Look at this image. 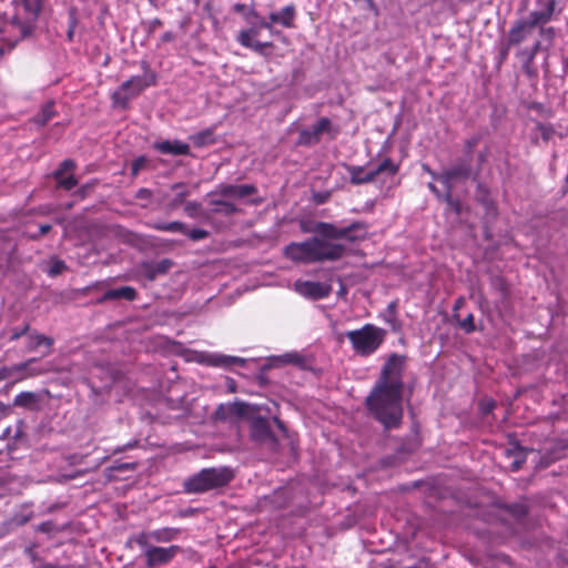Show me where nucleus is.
Wrapping results in <instances>:
<instances>
[{
	"label": "nucleus",
	"mask_w": 568,
	"mask_h": 568,
	"mask_svg": "<svg viewBox=\"0 0 568 568\" xmlns=\"http://www.w3.org/2000/svg\"><path fill=\"white\" fill-rule=\"evenodd\" d=\"M302 231L318 236L304 242H291L284 247L285 257L302 264L336 262L346 255L347 248L334 241L361 242L367 236L368 224L364 221H354L347 226L337 227L333 223L316 222L312 227L302 225Z\"/></svg>",
	"instance_id": "obj_1"
},
{
	"label": "nucleus",
	"mask_w": 568,
	"mask_h": 568,
	"mask_svg": "<svg viewBox=\"0 0 568 568\" xmlns=\"http://www.w3.org/2000/svg\"><path fill=\"white\" fill-rule=\"evenodd\" d=\"M405 363V355H389L365 399L369 415L387 430L399 428L403 422Z\"/></svg>",
	"instance_id": "obj_2"
},
{
	"label": "nucleus",
	"mask_w": 568,
	"mask_h": 568,
	"mask_svg": "<svg viewBox=\"0 0 568 568\" xmlns=\"http://www.w3.org/2000/svg\"><path fill=\"white\" fill-rule=\"evenodd\" d=\"M142 69L143 75L131 77L111 94L113 108L128 110L132 99L139 97L146 88L156 84V74L145 61L142 62Z\"/></svg>",
	"instance_id": "obj_3"
},
{
	"label": "nucleus",
	"mask_w": 568,
	"mask_h": 568,
	"mask_svg": "<svg viewBox=\"0 0 568 568\" xmlns=\"http://www.w3.org/2000/svg\"><path fill=\"white\" fill-rule=\"evenodd\" d=\"M234 478L230 467L203 468L184 481V490L189 494H202L229 485Z\"/></svg>",
	"instance_id": "obj_4"
},
{
	"label": "nucleus",
	"mask_w": 568,
	"mask_h": 568,
	"mask_svg": "<svg viewBox=\"0 0 568 568\" xmlns=\"http://www.w3.org/2000/svg\"><path fill=\"white\" fill-rule=\"evenodd\" d=\"M345 336L351 342L356 354L368 356L375 353L383 344L385 331L373 324H365L359 329L346 332Z\"/></svg>",
	"instance_id": "obj_5"
},
{
	"label": "nucleus",
	"mask_w": 568,
	"mask_h": 568,
	"mask_svg": "<svg viewBox=\"0 0 568 568\" xmlns=\"http://www.w3.org/2000/svg\"><path fill=\"white\" fill-rule=\"evenodd\" d=\"M560 13L561 9L558 8L557 0H536L535 14L541 16L544 18V22L537 24L536 29L538 30V34L550 45L557 38V30L555 27L547 24Z\"/></svg>",
	"instance_id": "obj_6"
},
{
	"label": "nucleus",
	"mask_w": 568,
	"mask_h": 568,
	"mask_svg": "<svg viewBox=\"0 0 568 568\" xmlns=\"http://www.w3.org/2000/svg\"><path fill=\"white\" fill-rule=\"evenodd\" d=\"M544 22L541 16L535 14V9L529 12L527 18L517 19L514 21L507 32V40L509 45L520 47L528 38H530L536 30V26Z\"/></svg>",
	"instance_id": "obj_7"
},
{
	"label": "nucleus",
	"mask_w": 568,
	"mask_h": 568,
	"mask_svg": "<svg viewBox=\"0 0 568 568\" xmlns=\"http://www.w3.org/2000/svg\"><path fill=\"white\" fill-rule=\"evenodd\" d=\"M297 9L294 3L283 7L280 11L271 12L267 19H261L260 28H265L272 34L277 33L274 30L275 24H280L286 29L296 28Z\"/></svg>",
	"instance_id": "obj_8"
},
{
	"label": "nucleus",
	"mask_w": 568,
	"mask_h": 568,
	"mask_svg": "<svg viewBox=\"0 0 568 568\" xmlns=\"http://www.w3.org/2000/svg\"><path fill=\"white\" fill-rule=\"evenodd\" d=\"M43 0H20L19 6L24 11L23 22L18 17L13 18L12 23L17 24L21 32V38L27 37L32 32L33 23L38 19L42 10Z\"/></svg>",
	"instance_id": "obj_9"
},
{
	"label": "nucleus",
	"mask_w": 568,
	"mask_h": 568,
	"mask_svg": "<svg viewBox=\"0 0 568 568\" xmlns=\"http://www.w3.org/2000/svg\"><path fill=\"white\" fill-rule=\"evenodd\" d=\"M470 175V159L460 160L449 169L443 171L440 176H438V181L445 186L446 191L452 192L455 182L468 180Z\"/></svg>",
	"instance_id": "obj_10"
},
{
	"label": "nucleus",
	"mask_w": 568,
	"mask_h": 568,
	"mask_svg": "<svg viewBox=\"0 0 568 568\" xmlns=\"http://www.w3.org/2000/svg\"><path fill=\"white\" fill-rule=\"evenodd\" d=\"M180 552H182V548L179 545H171L169 547H149L144 551L145 565L149 568L168 565Z\"/></svg>",
	"instance_id": "obj_11"
},
{
	"label": "nucleus",
	"mask_w": 568,
	"mask_h": 568,
	"mask_svg": "<svg viewBox=\"0 0 568 568\" xmlns=\"http://www.w3.org/2000/svg\"><path fill=\"white\" fill-rule=\"evenodd\" d=\"M250 434L254 442L258 444H267L271 447H276L278 440L273 434L270 423L265 417H254L250 425Z\"/></svg>",
	"instance_id": "obj_12"
},
{
	"label": "nucleus",
	"mask_w": 568,
	"mask_h": 568,
	"mask_svg": "<svg viewBox=\"0 0 568 568\" xmlns=\"http://www.w3.org/2000/svg\"><path fill=\"white\" fill-rule=\"evenodd\" d=\"M75 166V162L71 159H65L60 163L59 168L52 174L53 179L57 181L58 187L70 191L78 185V180L73 174L64 176L65 172L73 171Z\"/></svg>",
	"instance_id": "obj_13"
},
{
	"label": "nucleus",
	"mask_w": 568,
	"mask_h": 568,
	"mask_svg": "<svg viewBox=\"0 0 568 568\" xmlns=\"http://www.w3.org/2000/svg\"><path fill=\"white\" fill-rule=\"evenodd\" d=\"M173 265L174 262L170 258H162L158 262H142L140 272L149 281H154L158 276L168 274Z\"/></svg>",
	"instance_id": "obj_14"
},
{
	"label": "nucleus",
	"mask_w": 568,
	"mask_h": 568,
	"mask_svg": "<svg viewBox=\"0 0 568 568\" xmlns=\"http://www.w3.org/2000/svg\"><path fill=\"white\" fill-rule=\"evenodd\" d=\"M296 290L301 295L313 300H321L329 294L328 287L320 282H297Z\"/></svg>",
	"instance_id": "obj_15"
},
{
	"label": "nucleus",
	"mask_w": 568,
	"mask_h": 568,
	"mask_svg": "<svg viewBox=\"0 0 568 568\" xmlns=\"http://www.w3.org/2000/svg\"><path fill=\"white\" fill-rule=\"evenodd\" d=\"M257 192V189L252 184H241V185H233V184H221L219 185L215 193L224 196V197H235V199H243L250 195H253Z\"/></svg>",
	"instance_id": "obj_16"
},
{
	"label": "nucleus",
	"mask_w": 568,
	"mask_h": 568,
	"mask_svg": "<svg viewBox=\"0 0 568 568\" xmlns=\"http://www.w3.org/2000/svg\"><path fill=\"white\" fill-rule=\"evenodd\" d=\"M54 339L52 337L40 334L37 331H30L27 336L26 349L28 352H34L43 346L47 348L43 356H47L51 354Z\"/></svg>",
	"instance_id": "obj_17"
},
{
	"label": "nucleus",
	"mask_w": 568,
	"mask_h": 568,
	"mask_svg": "<svg viewBox=\"0 0 568 568\" xmlns=\"http://www.w3.org/2000/svg\"><path fill=\"white\" fill-rule=\"evenodd\" d=\"M153 148L162 154H172V155H190V146L189 144L180 141V140H164L161 142H155Z\"/></svg>",
	"instance_id": "obj_18"
},
{
	"label": "nucleus",
	"mask_w": 568,
	"mask_h": 568,
	"mask_svg": "<svg viewBox=\"0 0 568 568\" xmlns=\"http://www.w3.org/2000/svg\"><path fill=\"white\" fill-rule=\"evenodd\" d=\"M37 362V358H29L28 361L19 364H14L17 377L16 382L23 381L26 378L36 377L47 373V369L41 367H36L33 364Z\"/></svg>",
	"instance_id": "obj_19"
},
{
	"label": "nucleus",
	"mask_w": 568,
	"mask_h": 568,
	"mask_svg": "<svg viewBox=\"0 0 568 568\" xmlns=\"http://www.w3.org/2000/svg\"><path fill=\"white\" fill-rule=\"evenodd\" d=\"M138 297V292L132 286H122L119 288H113L106 291L101 297L98 298V304H103L106 301L112 300H126V301H134Z\"/></svg>",
	"instance_id": "obj_20"
},
{
	"label": "nucleus",
	"mask_w": 568,
	"mask_h": 568,
	"mask_svg": "<svg viewBox=\"0 0 568 568\" xmlns=\"http://www.w3.org/2000/svg\"><path fill=\"white\" fill-rule=\"evenodd\" d=\"M400 169V163L395 162L393 159L384 158L374 169L371 170L373 174V181L379 175L395 176Z\"/></svg>",
	"instance_id": "obj_21"
},
{
	"label": "nucleus",
	"mask_w": 568,
	"mask_h": 568,
	"mask_svg": "<svg viewBox=\"0 0 568 568\" xmlns=\"http://www.w3.org/2000/svg\"><path fill=\"white\" fill-rule=\"evenodd\" d=\"M346 170L349 174V182L353 185H361L373 182V174L371 170L365 171L364 166L346 165Z\"/></svg>",
	"instance_id": "obj_22"
},
{
	"label": "nucleus",
	"mask_w": 568,
	"mask_h": 568,
	"mask_svg": "<svg viewBox=\"0 0 568 568\" xmlns=\"http://www.w3.org/2000/svg\"><path fill=\"white\" fill-rule=\"evenodd\" d=\"M181 532L180 528L163 527L151 530L150 536L154 542L166 544L175 540Z\"/></svg>",
	"instance_id": "obj_23"
},
{
	"label": "nucleus",
	"mask_w": 568,
	"mask_h": 568,
	"mask_svg": "<svg viewBox=\"0 0 568 568\" xmlns=\"http://www.w3.org/2000/svg\"><path fill=\"white\" fill-rule=\"evenodd\" d=\"M190 141L195 148H203L216 143L215 128L204 129L195 134L190 135Z\"/></svg>",
	"instance_id": "obj_24"
},
{
	"label": "nucleus",
	"mask_w": 568,
	"mask_h": 568,
	"mask_svg": "<svg viewBox=\"0 0 568 568\" xmlns=\"http://www.w3.org/2000/svg\"><path fill=\"white\" fill-rule=\"evenodd\" d=\"M171 189L176 193L174 197L168 203V209L173 211L184 203L185 199L190 195V190L183 182L174 183Z\"/></svg>",
	"instance_id": "obj_25"
},
{
	"label": "nucleus",
	"mask_w": 568,
	"mask_h": 568,
	"mask_svg": "<svg viewBox=\"0 0 568 568\" xmlns=\"http://www.w3.org/2000/svg\"><path fill=\"white\" fill-rule=\"evenodd\" d=\"M515 55L521 62L523 72L530 79L537 78L538 69L535 65L536 58L525 53L521 50H517Z\"/></svg>",
	"instance_id": "obj_26"
},
{
	"label": "nucleus",
	"mask_w": 568,
	"mask_h": 568,
	"mask_svg": "<svg viewBox=\"0 0 568 568\" xmlns=\"http://www.w3.org/2000/svg\"><path fill=\"white\" fill-rule=\"evenodd\" d=\"M39 403V395L33 392H21L13 399V406L23 408H34Z\"/></svg>",
	"instance_id": "obj_27"
},
{
	"label": "nucleus",
	"mask_w": 568,
	"mask_h": 568,
	"mask_svg": "<svg viewBox=\"0 0 568 568\" xmlns=\"http://www.w3.org/2000/svg\"><path fill=\"white\" fill-rule=\"evenodd\" d=\"M478 202L485 207L486 215L496 217L498 214L497 206L494 200L490 197L489 192L481 186L478 187Z\"/></svg>",
	"instance_id": "obj_28"
},
{
	"label": "nucleus",
	"mask_w": 568,
	"mask_h": 568,
	"mask_svg": "<svg viewBox=\"0 0 568 568\" xmlns=\"http://www.w3.org/2000/svg\"><path fill=\"white\" fill-rule=\"evenodd\" d=\"M54 102L48 101L43 104L40 113L34 115L33 122L38 125H45L49 121H51L55 116Z\"/></svg>",
	"instance_id": "obj_29"
},
{
	"label": "nucleus",
	"mask_w": 568,
	"mask_h": 568,
	"mask_svg": "<svg viewBox=\"0 0 568 568\" xmlns=\"http://www.w3.org/2000/svg\"><path fill=\"white\" fill-rule=\"evenodd\" d=\"M262 28H260V22L257 24H251L250 28L243 29L236 36V41L242 45H251L253 42V38L260 34Z\"/></svg>",
	"instance_id": "obj_30"
},
{
	"label": "nucleus",
	"mask_w": 568,
	"mask_h": 568,
	"mask_svg": "<svg viewBox=\"0 0 568 568\" xmlns=\"http://www.w3.org/2000/svg\"><path fill=\"white\" fill-rule=\"evenodd\" d=\"M210 203L214 206L212 210L213 214H224L229 216L237 212V207L233 203L224 200H212Z\"/></svg>",
	"instance_id": "obj_31"
},
{
	"label": "nucleus",
	"mask_w": 568,
	"mask_h": 568,
	"mask_svg": "<svg viewBox=\"0 0 568 568\" xmlns=\"http://www.w3.org/2000/svg\"><path fill=\"white\" fill-rule=\"evenodd\" d=\"M184 212L189 217L192 219L203 217L205 220H209L211 217V213L204 212L202 210L201 203L195 201L186 202L184 205Z\"/></svg>",
	"instance_id": "obj_32"
},
{
	"label": "nucleus",
	"mask_w": 568,
	"mask_h": 568,
	"mask_svg": "<svg viewBox=\"0 0 568 568\" xmlns=\"http://www.w3.org/2000/svg\"><path fill=\"white\" fill-rule=\"evenodd\" d=\"M320 138H317L316 132H313V129H303L298 133V138L296 141L297 145L303 146H312L320 142Z\"/></svg>",
	"instance_id": "obj_33"
},
{
	"label": "nucleus",
	"mask_w": 568,
	"mask_h": 568,
	"mask_svg": "<svg viewBox=\"0 0 568 568\" xmlns=\"http://www.w3.org/2000/svg\"><path fill=\"white\" fill-rule=\"evenodd\" d=\"M152 227L156 231L161 232H179L184 233L185 232V224L180 221H173V222H158L152 225Z\"/></svg>",
	"instance_id": "obj_34"
},
{
	"label": "nucleus",
	"mask_w": 568,
	"mask_h": 568,
	"mask_svg": "<svg viewBox=\"0 0 568 568\" xmlns=\"http://www.w3.org/2000/svg\"><path fill=\"white\" fill-rule=\"evenodd\" d=\"M236 363H240V364H243L244 361L240 357H235V356H214L211 361H210V364L214 365V366H223V367H229L233 364H236Z\"/></svg>",
	"instance_id": "obj_35"
},
{
	"label": "nucleus",
	"mask_w": 568,
	"mask_h": 568,
	"mask_svg": "<svg viewBox=\"0 0 568 568\" xmlns=\"http://www.w3.org/2000/svg\"><path fill=\"white\" fill-rule=\"evenodd\" d=\"M313 132H316L317 138L322 139L323 133H329L332 129V121L323 116L313 126Z\"/></svg>",
	"instance_id": "obj_36"
},
{
	"label": "nucleus",
	"mask_w": 568,
	"mask_h": 568,
	"mask_svg": "<svg viewBox=\"0 0 568 568\" xmlns=\"http://www.w3.org/2000/svg\"><path fill=\"white\" fill-rule=\"evenodd\" d=\"M139 467V463L131 462V463H121L115 462L112 466L106 468V471L114 473V471H134Z\"/></svg>",
	"instance_id": "obj_37"
},
{
	"label": "nucleus",
	"mask_w": 568,
	"mask_h": 568,
	"mask_svg": "<svg viewBox=\"0 0 568 568\" xmlns=\"http://www.w3.org/2000/svg\"><path fill=\"white\" fill-rule=\"evenodd\" d=\"M31 331L30 324L24 323L21 326H14L10 328V341L14 342L21 338L22 336H28L29 332Z\"/></svg>",
	"instance_id": "obj_38"
},
{
	"label": "nucleus",
	"mask_w": 568,
	"mask_h": 568,
	"mask_svg": "<svg viewBox=\"0 0 568 568\" xmlns=\"http://www.w3.org/2000/svg\"><path fill=\"white\" fill-rule=\"evenodd\" d=\"M146 163H148L146 156L140 155V156L135 158L131 164V175L133 178L138 176L140 171L145 168Z\"/></svg>",
	"instance_id": "obj_39"
},
{
	"label": "nucleus",
	"mask_w": 568,
	"mask_h": 568,
	"mask_svg": "<svg viewBox=\"0 0 568 568\" xmlns=\"http://www.w3.org/2000/svg\"><path fill=\"white\" fill-rule=\"evenodd\" d=\"M183 234H185L192 241H201V240L209 237V235H210V233L206 230H203V229L187 230L186 227H185V232Z\"/></svg>",
	"instance_id": "obj_40"
},
{
	"label": "nucleus",
	"mask_w": 568,
	"mask_h": 568,
	"mask_svg": "<svg viewBox=\"0 0 568 568\" xmlns=\"http://www.w3.org/2000/svg\"><path fill=\"white\" fill-rule=\"evenodd\" d=\"M459 327L465 331V333L470 334L476 331L475 317L470 313L463 321L459 322Z\"/></svg>",
	"instance_id": "obj_41"
},
{
	"label": "nucleus",
	"mask_w": 568,
	"mask_h": 568,
	"mask_svg": "<svg viewBox=\"0 0 568 568\" xmlns=\"http://www.w3.org/2000/svg\"><path fill=\"white\" fill-rule=\"evenodd\" d=\"M244 48L251 49L254 52H256L257 54L264 55L266 49L273 48V43L272 42L253 41V42H251V45H244Z\"/></svg>",
	"instance_id": "obj_42"
},
{
	"label": "nucleus",
	"mask_w": 568,
	"mask_h": 568,
	"mask_svg": "<svg viewBox=\"0 0 568 568\" xmlns=\"http://www.w3.org/2000/svg\"><path fill=\"white\" fill-rule=\"evenodd\" d=\"M77 24H78V19H77L75 12H74V10H71L69 13V26H68V31H67V39L70 42L73 41Z\"/></svg>",
	"instance_id": "obj_43"
},
{
	"label": "nucleus",
	"mask_w": 568,
	"mask_h": 568,
	"mask_svg": "<svg viewBox=\"0 0 568 568\" xmlns=\"http://www.w3.org/2000/svg\"><path fill=\"white\" fill-rule=\"evenodd\" d=\"M152 538L150 536V531H142L135 537V542L141 547L144 548V551L149 547H154L151 545Z\"/></svg>",
	"instance_id": "obj_44"
},
{
	"label": "nucleus",
	"mask_w": 568,
	"mask_h": 568,
	"mask_svg": "<svg viewBox=\"0 0 568 568\" xmlns=\"http://www.w3.org/2000/svg\"><path fill=\"white\" fill-rule=\"evenodd\" d=\"M507 510L516 518L525 517L528 513V509L524 504H513L507 507Z\"/></svg>",
	"instance_id": "obj_45"
},
{
	"label": "nucleus",
	"mask_w": 568,
	"mask_h": 568,
	"mask_svg": "<svg viewBox=\"0 0 568 568\" xmlns=\"http://www.w3.org/2000/svg\"><path fill=\"white\" fill-rule=\"evenodd\" d=\"M537 129L544 141H549L555 134V129L551 124L538 123Z\"/></svg>",
	"instance_id": "obj_46"
},
{
	"label": "nucleus",
	"mask_w": 568,
	"mask_h": 568,
	"mask_svg": "<svg viewBox=\"0 0 568 568\" xmlns=\"http://www.w3.org/2000/svg\"><path fill=\"white\" fill-rule=\"evenodd\" d=\"M495 408H496V402L494 399H483L479 402V412L484 416L493 413V410Z\"/></svg>",
	"instance_id": "obj_47"
},
{
	"label": "nucleus",
	"mask_w": 568,
	"mask_h": 568,
	"mask_svg": "<svg viewBox=\"0 0 568 568\" xmlns=\"http://www.w3.org/2000/svg\"><path fill=\"white\" fill-rule=\"evenodd\" d=\"M283 361L287 364L302 366L305 362L304 357L298 353H287L283 356Z\"/></svg>",
	"instance_id": "obj_48"
},
{
	"label": "nucleus",
	"mask_w": 568,
	"mask_h": 568,
	"mask_svg": "<svg viewBox=\"0 0 568 568\" xmlns=\"http://www.w3.org/2000/svg\"><path fill=\"white\" fill-rule=\"evenodd\" d=\"M67 268V265L63 261L61 260H55L52 262L51 266H50V270H49V275L50 276H55V275H59L61 274L64 270Z\"/></svg>",
	"instance_id": "obj_49"
},
{
	"label": "nucleus",
	"mask_w": 568,
	"mask_h": 568,
	"mask_svg": "<svg viewBox=\"0 0 568 568\" xmlns=\"http://www.w3.org/2000/svg\"><path fill=\"white\" fill-rule=\"evenodd\" d=\"M244 19L250 24H257L264 18L256 10L251 9L244 13Z\"/></svg>",
	"instance_id": "obj_50"
},
{
	"label": "nucleus",
	"mask_w": 568,
	"mask_h": 568,
	"mask_svg": "<svg viewBox=\"0 0 568 568\" xmlns=\"http://www.w3.org/2000/svg\"><path fill=\"white\" fill-rule=\"evenodd\" d=\"M446 201L456 214H460L462 203L459 200L453 199L452 192L449 191L446 192Z\"/></svg>",
	"instance_id": "obj_51"
},
{
	"label": "nucleus",
	"mask_w": 568,
	"mask_h": 568,
	"mask_svg": "<svg viewBox=\"0 0 568 568\" xmlns=\"http://www.w3.org/2000/svg\"><path fill=\"white\" fill-rule=\"evenodd\" d=\"M480 135H474L469 139H467L465 141V152L467 154H470L474 150V148H476L478 145V143L480 142Z\"/></svg>",
	"instance_id": "obj_52"
},
{
	"label": "nucleus",
	"mask_w": 568,
	"mask_h": 568,
	"mask_svg": "<svg viewBox=\"0 0 568 568\" xmlns=\"http://www.w3.org/2000/svg\"><path fill=\"white\" fill-rule=\"evenodd\" d=\"M542 49L541 41L537 40L535 43L529 48H520L519 50L524 51L525 53L536 58L538 52Z\"/></svg>",
	"instance_id": "obj_53"
},
{
	"label": "nucleus",
	"mask_w": 568,
	"mask_h": 568,
	"mask_svg": "<svg viewBox=\"0 0 568 568\" xmlns=\"http://www.w3.org/2000/svg\"><path fill=\"white\" fill-rule=\"evenodd\" d=\"M495 285L498 288V291L500 292L503 297H506L508 295V292H509L508 291V285H507L506 281L503 277H496L495 278Z\"/></svg>",
	"instance_id": "obj_54"
},
{
	"label": "nucleus",
	"mask_w": 568,
	"mask_h": 568,
	"mask_svg": "<svg viewBox=\"0 0 568 568\" xmlns=\"http://www.w3.org/2000/svg\"><path fill=\"white\" fill-rule=\"evenodd\" d=\"M153 196V192L150 189L141 187L135 193V199L150 201Z\"/></svg>",
	"instance_id": "obj_55"
},
{
	"label": "nucleus",
	"mask_w": 568,
	"mask_h": 568,
	"mask_svg": "<svg viewBox=\"0 0 568 568\" xmlns=\"http://www.w3.org/2000/svg\"><path fill=\"white\" fill-rule=\"evenodd\" d=\"M511 47L513 45H509V41L507 40L506 43L499 48V64L507 60Z\"/></svg>",
	"instance_id": "obj_56"
},
{
	"label": "nucleus",
	"mask_w": 568,
	"mask_h": 568,
	"mask_svg": "<svg viewBox=\"0 0 568 568\" xmlns=\"http://www.w3.org/2000/svg\"><path fill=\"white\" fill-rule=\"evenodd\" d=\"M16 375V368L14 365L10 367H2L0 368V381H4L8 378H11Z\"/></svg>",
	"instance_id": "obj_57"
},
{
	"label": "nucleus",
	"mask_w": 568,
	"mask_h": 568,
	"mask_svg": "<svg viewBox=\"0 0 568 568\" xmlns=\"http://www.w3.org/2000/svg\"><path fill=\"white\" fill-rule=\"evenodd\" d=\"M139 445V442L138 440H134V442H131V443H128L125 445H122V446H118L114 450H113V454H120V453H123L128 449H132L134 447H136Z\"/></svg>",
	"instance_id": "obj_58"
},
{
	"label": "nucleus",
	"mask_w": 568,
	"mask_h": 568,
	"mask_svg": "<svg viewBox=\"0 0 568 568\" xmlns=\"http://www.w3.org/2000/svg\"><path fill=\"white\" fill-rule=\"evenodd\" d=\"M52 230V226L51 224H41L40 227H39V234L38 235H32L31 239L32 240H39L41 236L48 234L50 231Z\"/></svg>",
	"instance_id": "obj_59"
},
{
	"label": "nucleus",
	"mask_w": 568,
	"mask_h": 568,
	"mask_svg": "<svg viewBox=\"0 0 568 568\" xmlns=\"http://www.w3.org/2000/svg\"><path fill=\"white\" fill-rule=\"evenodd\" d=\"M331 194L329 193H315L313 200L316 204H324L328 201Z\"/></svg>",
	"instance_id": "obj_60"
},
{
	"label": "nucleus",
	"mask_w": 568,
	"mask_h": 568,
	"mask_svg": "<svg viewBox=\"0 0 568 568\" xmlns=\"http://www.w3.org/2000/svg\"><path fill=\"white\" fill-rule=\"evenodd\" d=\"M163 26V22L159 18H154L149 23V32H155L159 28Z\"/></svg>",
	"instance_id": "obj_61"
},
{
	"label": "nucleus",
	"mask_w": 568,
	"mask_h": 568,
	"mask_svg": "<svg viewBox=\"0 0 568 568\" xmlns=\"http://www.w3.org/2000/svg\"><path fill=\"white\" fill-rule=\"evenodd\" d=\"M422 169L424 172L428 173L434 180L438 181V176H440V173L433 171L432 168L426 163L422 164Z\"/></svg>",
	"instance_id": "obj_62"
},
{
	"label": "nucleus",
	"mask_w": 568,
	"mask_h": 568,
	"mask_svg": "<svg viewBox=\"0 0 568 568\" xmlns=\"http://www.w3.org/2000/svg\"><path fill=\"white\" fill-rule=\"evenodd\" d=\"M174 40H175V33L172 31H166L161 37L162 42H172Z\"/></svg>",
	"instance_id": "obj_63"
},
{
	"label": "nucleus",
	"mask_w": 568,
	"mask_h": 568,
	"mask_svg": "<svg viewBox=\"0 0 568 568\" xmlns=\"http://www.w3.org/2000/svg\"><path fill=\"white\" fill-rule=\"evenodd\" d=\"M561 70L565 77H568V55L561 59Z\"/></svg>",
	"instance_id": "obj_64"
}]
</instances>
